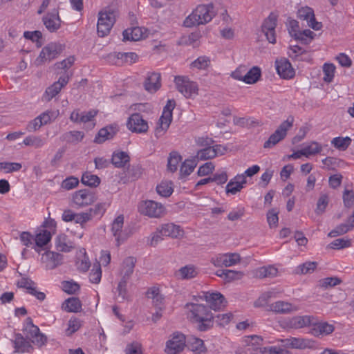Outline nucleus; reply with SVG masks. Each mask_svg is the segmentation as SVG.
Instances as JSON below:
<instances>
[{
  "label": "nucleus",
  "mask_w": 354,
  "mask_h": 354,
  "mask_svg": "<svg viewBox=\"0 0 354 354\" xmlns=\"http://www.w3.org/2000/svg\"><path fill=\"white\" fill-rule=\"evenodd\" d=\"M188 310V317L196 329L205 332L214 326V315L207 306L199 304L188 303L185 305Z\"/></svg>",
  "instance_id": "1"
},
{
  "label": "nucleus",
  "mask_w": 354,
  "mask_h": 354,
  "mask_svg": "<svg viewBox=\"0 0 354 354\" xmlns=\"http://www.w3.org/2000/svg\"><path fill=\"white\" fill-rule=\"evenodd\" d=\"M212 3L207 5H199L184 20L185 27H192L205 24L209 22L214 16Z\"/></svg>",
  "instance_id": "2"
},
{
  "label": "nucleus",
  "mask_w": 354,
  "mask_h": 354,
  "mask_svg": "<svg viewBox=\"0 0 354 354\" xmlns=\"http://www.w3.org/2000/svg\"><path fill=\"white\" fill-rule=\"evenodd\" d=\"M117 12L112 8H106L98 14L97 32L99 37L108 35L116 21Z\"/></svg>",
  "instance_id": "3"
},
{
  "label": "nucleus",
  "mask_w": 354,
  "mask_h": 354,
  "mask_svg": "<svg viewBox=\"0 0 354 354\" xmlns=\"http://www.w3.org/2000/svg\"><path fill=\"white\" fill-rule=\"evenodd\" d=\"M175 106L176 102L174 100H167L154 131V136L157 139L162 137L167 131L172 122V111Z\"/></svg>",
  "instance_id": "4"
},
{
  "label": "nucleus",
  "mask_w": 354,
  "mask_h": 354,
  "mask_svg": "<svg viewBox=\"0 0 354 354\" xmlns=\"http://www.w3.org/2000/svg\"><path fill=\"white\" fill-rule=\"evenodd\" d=\"M22 330L24 337L39 347L42 346L47 342V337L41 333L39 327L33 324L30 317L26 319Z\"/></svg>",
  "instance_id": "5"
},
{
  "label": "nucleus",
  "mask_w": 354,
  "mask_h": 354,
  "mask_svg": "<svg viewBox=\"0 0 354 354\" xmlns=\"http://www.w3.org/2000/svg\"><path fill=\"white\" fill-rule=\"evenodd\" d=\"M294 120V117L289 115L286 120L283 121L275 131L270 136L268 140L264 142L263 147L266 149L272 148L283 140L287 135V131L292 127Z\"/></svg>",
  "instance_id": "6"
},
{
  "label": "nucleus",
  "mask_w": 354,
  "mask_h": 354,
  "mask_svg": "<svg viewBox=\"0 0 354 354\" xmlns=\"http://www.w3.org/2000/svg\"><path fill=\"white\" fill-rule=\"evenodd\" d=\"M64 46L56 42H50L45 46L35 59L37 66H41L57 58L63 51Z\"/></svg>",
  "instance_id": "7"
},
{
  "label": "nucleus",
  "mask_w": 354,
  "mask_h": 354,
  "mask_svg": "<svg viewBox=\"0 0 354 354\" xmlns=\"http://www.w3.org/2000/svg\"><path fill=\"white\" fill-rule=\"evenodd\" d=\"M139 211L142 214L150 218H161L167 213L166 208L162 204L151 200L142 201L139 206Z\"/></svg>",
  "instance_id": "8"
},
{
  "label": "nucleus",
  "mask_w": 354,
  "mask_h": 354,
  "mask_svg": "<svg viewBox=\"0 0 354 354\" xmlns=\"http://www.w3.org/2000/svg\"><path fill=\"white\" fill-rule=\"evenodd\" d=\"M174 82L177 90L185 97L190 98L198 94V84L187 76H175Z\"/></svg>",
  "instance_id": "9"
},
{
  "label": "nucleus",
  "mask_w": 354,
  "mask_h": 354,
  "mask_svg": "<svg viewBox=\"0 0 354 354\" xmlns=\"http://www.w3.org/2000/svg\"><path fill=\"white\" fill-rule=\"evenodd\" d=\"M97 200L94 192L88 189L76 191L73 194V201L78 208H82L93 204Z\"/></svg>",
  "instance_id": "10"
},
{
  "label": "nucleus",
  "mask_w": 354,
  "mask_h": 354,
  "mask_svg": "<svg viewBox=\"0 0 354 354\" xmlns=\"http://www.w3.org/2000/svg\"><path fill=\"white\" fill-rule=\"evenodd\" d=\"M185 336L180 333H174L166 343L165 352L167 354H177L185 346Z\"/></svg>",
  "instance_id": "11"
},
{
  "label": "nucleus",
  "mask_w": 354,
  "mask_h": 354,
  "mask_svg": "<svg viewBox=\"0 0 354 354\" xmlns=\"http://www.w3.org/2000/svg\"><path fill=\"white\" fill-rule=\"evenodd\" d=\"M123 225V215H119L117 216L111 225V232L113 236L115 237L116 245L118 247L123 243L129 236L126 230H122Z\"/></svg>",
  "instance_id": "12"
},
{
  "label": "nucleus",
  "mask_w": 354,
  "mask_h": 354,
  "mask_svg": "<svg viewBox=\"0 0 354 354\" xmlns=\"http://www.w3.org/2000/svg\"><path fill=\"white\" fill-rule=\"evenodd\" d=\"M127 126L130 131L138 133H145L149 129L147 122L143 119L141 114L138 113L131 115L128 119Z\"/></svg>",
  "instance_id": "13"
},
{
  "label": "nucleus",
  "mask_w": 354,
  "mask_h": 354,
  "mask_svg": "<svg viewBox=\"0 0 354 354\" xmlns=\"http://www.w3.org/2000/svg\"><path fill=\"white\" fill-rule=\"evenodd\" d=\"M41 261L44 265L46 269L53 270L62 263L63 255L48 250L42 254Z\"/></svg>",
  "instance_id": "14"
},
{
  "label": "nucleus",
  "mask_w": 354,
  "mask_h": 354,
  "mask_svg": "<svg viewBox=\"0 0 354 354\" xmlns=\"http://www.w3.org/2000/svg\"><path fill=\"white\" fill-rule=\"evenodd\" d=\"M275 66L277 73L281 78L289 80L295 77V69L292 68L288 59L286 58L277 59Z\"/></svg>",
  "instance_id": "15"
},
{
  "label": "nucleus",
  "mask_w": 354,
  "mask_h": 354,
  "mask_svg": "<svg viewBox=\"0 0 354 354\" xmlns=\"http://www.w3.org/2000/svg\"><path fill=\"white\" fill-rule=\"evenodd\" d=\"M142 169L139 165H132L119 174V183L127 184L141 177Z\"/></svg>",
  "instance_id": "16"
},
{
  "label": "nucleus",
  "mask_w": 354,
  "mask_h": 354,
  "mask_svg": "<svg viewBox=\"0 0 354 354\" xmlns=\"http://www.w3.org/2000/svg\"><path fill=\"white\" fill-rule=\"evenodd\" d=\"M42 21L46 29L50 32H56L61 27L62 21L57 10L55 9L46 13L43 17Z\"/></svg>",
  "instance_id": "17"
},
{
  "label": "nucleus",
  "mask_w": 354,
  "mask_h": 354,
  "mask_svg": "<svg viewBox=\"0 0 354 354\" xmlns=\"http://www.w3.org/2000/svg\"><path fill=\"white\" fill-rule=\"evenodd\" d=\"M69 79L70 76L68 74L61 75L57 82H54L46 88L45 91L46 100L50 101L57 95L61 89L68 84Z\"/></svg>",
  "instance_id": "18"
},
{
  "label": "nucleus",
  "mask_w": 354,
  "mask_h": 354,
  "mask_svg": "<svg viewBox=\"0 0 354 354\" xmlns=\"http://www.w3.org/2000/svg\"><path fill=\"white\" fill-rule=\"evenodd\" d=\"M203 297L209 304V309L211 308L215 311L224 307L226 304L224 296L219 292H205Z\"/></svg>",
  "instance_id": "19"
},
{
  "label": "nucleus",
  "mask_w": 354,
  "mask_h": 354,
  "mask_svg": "<svg viewBox=\"0 0 354 354\" xmlns=\"http://www.w3.org/2000/svg\"><path fill=\"white\" fill-rule=\"evenodd\" d=\"M118 131L117 124H110L100 129L94 138V142L101 144L113 139Z\"/></svg>",
  "instance_id": "20"
},
{
  "label": "nucleus",
  "mask_w": 354,
  "mask_h": 354,
  "mask_svg": "<svg viewBox=\"0 0 354 354\" xmlns=\"http://www.w3.org/2000/svg\"><path fill=\"white\" fill-rule=\"evenodd\" d=\"M261 75V71L260 68L253 66L245 75L242 76L239 75V71H236L232 73V77L234 79L242 80L247 84H254L259 80Z\"/></svg>",
  "instance_id": "21"
},
{
  "label": "nucleus",
  "mask_w": 354,
  "mask_h": 354,
  "mask_svg": "<svg viewBox=\"0 0 354 354\" xmlns=\"http://www.w3.org/2000/svg\"><path fill=\"white\" fill-rule=\"evenodd\" d=\"M109 61L115 64H119L120 62H129L130 64L135 63L138 56L136 53H110L108 56Z\"/></svg>",
  "instance_id": "22"
},
{
  "label": "nucleus",
  "mask_w": 354,
  "mask_h": 354,
  "mask_svg": "<svg viewBox=\"0 0 354 354\" xmlns=\"http://www.w3.org/2000/svg\"><path fill=\"white\" fill-rule=\"evenodd\" d=\"M13 344L14 347L17 352L32 353L34 350L31 341L21 333L15 334Z\"/></svg>",
  "instance_id": "23"
},
{
  "label": "nucleus",
  "mask_w": 354,
  "mask_h": 354,
  "mask_svg": "<svg viewBox=\"0 0 354 354\" xmlns=\"http://www.w3.org/2000/svg\"><path fill=\"white\" fill-rule=\"evenodd\" d=\"M145 88L151 93L157 91L161 86L160 74L159 73H148L144 83Z\"/></svg>",
  "instance_id": "24"
},
{
  "label": "nucleus",
  "mask_w": 354,
  "mask_h": 354,
  "mask_svg": "<svg viewBox=\"0 0 354 354\" xmlns=\"http://www.w3.org/2000/svg\"><path fill=\"white\" fill-rule=\"evenodd\" d=\"M158 232L162 236L178 238L183 236V231L179 225L171 223H165L158 227Z\"/></svg>",
  "instance_id": "25"
},
{
  "label": "nucleus",
  "mask_w": 354,
  "mask_h": 354,
  "mask_svg": "<svg viewBox=\"0 0 354 354\" xmlns=\"http://www.w3.org/2000/svg\"><path fill=\"white\" fill-rule=\"evenodd\" d=\"M136 263V259L133 257H128L124 259L121 266L120 275L122 278L120 280L129 281L133 272Z\"/></svg>",
  "instance_id": "26"
},
{
  "label": "nucleus",
  "mask_w": 354,
  "mask_h": 354,
  "mask_svg": "<svg viewBox=\"0 0 354 354\" xmlns=\"http://www.w3.org/2000/svg\"><path fill=\"white\" fill-rule=\"evenodd\" d=\"M335 330V327L332 324L327 322L317 323L313 326L310 330V333L315 337L327 335L332 333Z\"/></svg>",
  "instance_id": "27"
},
{
  "label": "nucleus",
  "mask_w": 354,
  "mask_h": 354,
  "mask_svg": "<svg viewBox=\"0 0 354 354\" xmlns=\"http://www.w3.org/2000/svg\"><path fill=\"white\" fill-rule=\"evenodd\" d=\"M187 346L195 354H201L207 351L203 340L194 336L188 338Z\"/></svg>",
  "instance_id": "28"
},
{
  "label": "nucleus",
  "mask_w": 354,
  "mask_h": 354,
  "mask_svg": "<svg viewBox=\"0 0 354 354\" xmlns=\"http://www.w3.org/2000/svg\"><path fill=\"white\" fill-rule=\"evenodd\" d=\"M251 353L252 354H291L288 350L277 346H253Z\"/></svg>",
  "instance_id": "29"
},
{
  "label": "nucleus",
  "mask_w": 354,
  "mask_h": 354,
  "mask_svg": "<svg viewBox=\"0 0 354 354\" xmlns=\"http://www.w3.org/2000/svg\"><path fill=\"white\" fill-rule=\"evenodd\" d=\"M82 302L77 297H71L64 301L62 308L69 313H78L82 310Z\"/></svg>",
  "instance_id": "30"
},
{
  "label": "nucleus",
  "mask_w": 354,
  "mask_h": 354,
  "mask_svg": "<svg viewBox=\"0 0 354 354\" xmlns=\"http://www.w3.org/2000/svg\"><path fill=\"white\" fill-rule=\"evenodd\" d=\"M124 41H138L143 38L142 28L138 26L124 30L122 32Z\"/></svg>",
  "instance_id": "31"
},
{
  "label": "nucleus",
  "mask_w": 354,
  "mask_h": 354,
  "mask_svg": "<svg viewBox=\"0 0 354 354\" xmlns=\"http://www.w3.org/2000/svg\"><path fill=\"white\" fill-rule=\"evenodd\" d=\"M130 161L129 154L125 151H115L111 158V163L117 168L124 167Z\"/></svg>",
  "instance_id": "32"
},
{
  "label": "nucleus",
  "mask_w": 354,
  "mask_h": 354,
  "mask_svg": "<svg viewBox=\"0 0 354 354\" xmlns=\"http://www.w3.org/2000/svg\"><path fill=\"white\" fill-rule=\"evenodd\" d=\"M81 182L86 186L97 187L100 184L101 180L97 175L86 171L82 176Z\"/></svg>",
  "instance_id": "33"
},
{
  "label": "nucleus",
  "mask_w": 354,
  "mask_h": 354,
  "mask_svg": "<svg viewBox=\"0 0 354 354\" xmlns=\"http://www.w3.org/2000/svg\"><path fill=\"white\" fill-rule=\"evenodd\" d=\"M84 137L83 132L80 131H71L64 133L61 139L68 143H77L81 142Z\"/></svg>",
  "instance_id": "34"
},
{
  "label": "nucleus",
  "mask_w": 354,
  "mask_h": 354,
  "mask_svg": "<svg viewBox=\"0 0 354 354\" xmlns=\"http://www.w3.org/2000/svg\"><path fill=\"white\" fill-rule=\"evenodd\" d=\"M281 342L285 346L292 348L303 349L308 346L306 340L301 338H287L282 339Z\"/></svg>",
  "instance_id": "35"
},
{
  "label": "nucleus",
  "mask_w": 354,
  "mask_h": 354,
  "mask_svg": "<svg viewBox=\"0 0 354 354\" xmlns=\"http://www.w3.org/2000/svg\"><path fill=\"white\" fill-rule=\"evenodd\" d=\"M182 160V156L176 151H173L169 153L167 160V169L171 172H175L180 162Z\"/></svg>",
  "instance_id": "36"
},
{
  "label": "nucleus",
  "mask_w": 354,
  "mask_h": 354,
  "mask_svg": "<svg viewBox=\"0 0 354 354\" xmlns=\"http://www.w3.org/2000/svg\"><path fill=\"white\" fill-rule=\"evenodd\" d=\"M270 308L272 311L277 313H287L294 309L293 306L290 303L283 301H278L272 304Z\"/></svg>",
  "instance_id": "37"
},
{
  "label": "nucleus",
  "mask_w": 354,
  "mask_h": 354,
  "mask_svg": "<svg viewBox=\"0 0 354 354\" xmlns=\"http://www.w3.org/2000/svg\"><path fill=\"white\" fill-rule=\"evenodd\" d=\"M315 34L310 30H304L303 31H299L298 33H294V38L299 41L302 44H309L313 40Z\"/></svg>",
  "instance_id": "38"
},
{
  "label": "nucleus",
  "mask_w": 354,
  "mask_h": 354,
  "mask_svg": "<svg viewBox=\"0 0 354 354\" xmlns=\"http://www.w3.org/2000/svg\"><path fill=\"white\" fill-rule=\"evenodd\" d=\"M198 272L194 266H185L178 271L177 276L182 279H190L194 278Z\"/></svg>",
  "instance_id": "39"
},
{
  "label": "nucleus",
  "mask_w": 354,
  "mask_h": 354,
  "mask_svg": "<svg viewBox=\"0 0 354 354\" xmlns=\"http://www.w3.org/2000/svg\"><path fill=\"white\" fill-rule=\"evenodd\" d=\"M317 263L315 261H307L299 265L295 270L297 274H306L312 273L317 268Z\"/></svg>",
  "instance_id": "40"
},
{
  "label": "nucleus",
  "mask_w": 354,
  "mask_h": 354,
  "mask_svg": "<svg viewBox=\"0 0 354 354\" xmlns=\"http://www.w3.org/2000/svg\"><path fill=\"white\" fill-rule=\"evenodd\" d=\"M311 324V317L310 316H298L293 317L290 324L291 327L295 328H301L305 326H308Z\"/></svg>",
  "instance_id": "41"
},
{
  "label": "nucleus",
  "mask_w": 354,
  "mask_h": 354,
  "mask_svg": "<svg viewBox=\"0 0 354 354\" xmlns=\"http://www.w3.org/2000/svg\"><path fill=\"white\" fill-rule=\"evenodd\" d=\"M172 183L168 181H162L156 187L157 193L162 197H169L173 192Z\"/></svg>",
  "instance_id": "42"
},
{
  "label": "nucleus",
  "mask_w": 354,
  "mask_h": 354,
  "mask_svg": "<svg viewBox=\"0 0 354 354\" xmlns=\"http://www.w3.org/2000/svg\"><path fill=\"white\" fill-rule=\"evenodd\" d=\"M108 205H109L106 203H99L93 207L89 208L87 212L88 214L91 215V218L92 219L95 216H102L105 213Z\"/></svg>",
  "instance_id": "43"
},
{
  "label": "nucleus",
  "mask_w": 354,
  "mask_h": 354,
  "mask_svg": "<svg viewBox=\"0 0 354 354\" xmlns=\"http://www.w3.org/2000/svg\"><path fill=\"white\" fill-rule=\"evenodd\" d=\"M51 240V234L47 230H43L41 232L37 234L35 241L38 246H45Z\"/></svg>",
  "instance_id": "44"
},
{
  "label": "nucleus",
  "mask_w": 354,
  "mask_h": 354,
  "mask_svg": "<svg viewBox=\"0 0 354 354\" xmlns=\"http://www.w3.org/2000/svg\"><path fill=\"white\" fill-rule=\"evenodd\" d=\"M351 142V139L348 136H346L345 138L336 137V138H334L331 141V144L336 149L341 150V151L346 150L350 145Z\"/></svg>",
  "instance_id": "45"
},
{
  "label": "nucleus",
  "mask_w": 354,
  "mask_h": 354,
  "mask_svg": "<svg viewBox=\"0 0 354 354\" xmlns=\"http://www.w3.org/2000/svg\"><path fill=\"white\" fill-rule=\"evenodd\" d=\"M23 143L26 146L40 148L44 145L45 140L41 138V136H29L24 140Z\"/></svg>",
  "instance_id": "46"
},
{
  "label": "nucleus",
  "mask_w": 354,
  "mask_h": 354,
  "mask_svg": "<svg viewBox=\"0 0 354 354\" xmlns=\"http://www.w3.org/2000/svg\"><path fill=\"white\" fill-rule=\"evenodd\" d=\"M278 270L273 266H263L259 269L257 274L260 278L274 277L277 275Z\"/></svg>",
  "instance_id": "47"
},
{
  "label": "nucleus",
  "mask_w": 354,
  "mask_h": 354,
  "mask_svg": "<svg viewBox=\"0 0 354 354\" xmlns=\"http://www.w3.org/2000/svg\"><path fill=\"white\" fill-rule=\"evenodd\" d=\"M335 71V66L333 64L325 63L323 66V80L327 83L332 82L334 78Z\"/></svg>",
  "instance_id": "48"
},
{
  "label": "nucleus",
  "mask_w": 354,
  "mask_h": 354,
  "mask_svg": "<svg viewBox=\"0 0 354 354\" xmlns=\"http://www.w3.org/2000/svg\"><path fill=\"white\" fill-rule=\"evenodd\" d=\"M277 15L273 12L270 13L268 18H266L262 24L263 30H274L277 26Z\"/></svg>",
  "instance_id": "49"
},
{
  "label": "nucleus",
  "mask_w": 354,
  "mask_h": 354,
  "mask_svg": "<svg viewBox=\"0 0 354 354\" xmlns=\"http://www.w3.org/2000/svg\"><path fill=\"white\" fill-rule=\"evenodd\" d=\"M329 248L335 250H340L351 246V240L350 239H337L329 244Z\"/></svg>",
  "instance_id": "50"
},
{
  "label": "nucleus",
  "mask_w": 354,
  "mask_h": 354,
  "mask_svg": "<svg viewBox=\"0 0 354 354\" xmlns=\"http://www.w3.org/2000/svg\"><path fill=\"white\" fill-rule=\"evenodd\" d=\"M216 157V153L214 151L212 147H207L198 151L196 153L197 159L200 160H206Z\"/></svg>",
  "instance_id": "51"
},
{
  "label": "nucleus",
  "mask_w": 354,
  "mask_h": 354,
  "mask_svg": "<svg viewBox=\"0 0 354 354\" xmlns=\"http://www.w3.org/2000/svg\"><path fill=\"white\" fill-rule=\"evenodd\" d=\"M232 317L233 315L231 313L214 315V323L216 322L219 326H225L230 322Z\"/></svg>",
  "instance_id": "52"
},
{
  "label": "nucleus",
  "mask_w": 354,
  "mask_h": 354,
  "mask_svg": "<svg viewBox=\"0 0 354 354\" xmlns=\"http://www.w3.org/2000/svg\"><path fill=\"white\" fill-rule=\"evenodd\" d=\"M75 62V57L73 56H69L66 59L62 60V62H57L55 64V66L57 69H62L65 71V73L64 75L68 74L70 77L72 75H70L66 71L68 68H70Z\"/></svg>",
  "instance_id": "53"
},
{
  "label": "nucleus",
  "mask_w": 354,
  "mask_h": 354,
  "mask_svg": "<svg viewBox=\"0 0 354 354\" xmlns=\"http://www.w3.org/2000/svg\"><path fill=\"white\" fill-rule=\"evenodd\" d=\"M322 151L321 145L317 142H313L310 145L304 147L302 149L303 156L308 157L311 155H315Z\"/></svg>",
  "instance_id": "54"
},
{
  "label": "nucleus",
  "mask_w": 354,
  "mask_h": 354,
  "mask_svg": "<svg viewBox=\"0 0 354 354\" xmlns=\"http://www.w3.org/2000/svg\"><path fill=\"white\" fill-rule=\"evenodd\" d=\"M328 202L329 199L328 195L326 194H321L317 203L315 213L317 214H323L328 205Z\"/></svg>",
  "instance_id": "55"
},
{
  "label": "nucleus",
  "mask_w": 354,
  "mask_h": 354,
  "mask_svg": "<svg viewBox=\"0 0 354 354\" xmlns=\"http://www.w3.org/2000/svg\"><path fill=\"white\" fill-rule=\"evenodd\" d=\"M351 227L348 224L342 223L338 225L334 230H331L328 236L330 237H335L339 235H343L348 232L352 230Z\"/></svg>",
  "instance_id": "56"
},
{
  "label": "nucleus",
  "mask_w": 354,
  "mask_h": 354,
  "mask_svg": "<svg viewBox=\"0 0 354 354\" xmlns=\"http://www.w3.org/2000/svg\"><path fill=\"white\" fill-rule=\"evenodd\" d=\"M22 167L21 163L2 162H0V170H5L6 173L19 171Z\"/></svg>",
  "instance_id": "57"
},
{
  "label": "nucleus",
  "mask_w": 354,
  "mask_h": 354,
  "mask_svg": "<svg viewBox=\"0 0 354 354\" xmlns=\"http://www.w3.org/2000/svg\"><path fill=\"white\" fill-rule=\"evenodd\" d=\"M55 248L60 252L70 251V247L66 244V236L60 234L55 239Z\"/></svg>",
  "instance_id": "58"
},
{
  "label": "nucleus",
  "mask_w": 354,
  "mask_h": 354,
  "mask_svg": "<svg viewBox=\"0 0 354 354\" xmlns=\"http://www.w3.org/2000/svg\"><path fill=\"white\" fill-rule=\"evenodd\" d=\"M102 277V270L100 267V264L97 263L95 264L93 268L92 269L90 275L89 279L90 281L93 283H100Z\"/></svg>",
  "instance_id": "59"
},
{
  "label": "nucleus",
  "mask_w": 354,
  "mask_h": 354,
  "mask_svg": "<svg viewBox=\"0 0 354 354\" xmlns=\"http://www.w3.org/2000/svg\"><path fill=\"white\" fill-rule=\"evenodd\" d=\"M79 179L73 176H69L64 179L62 184V188L66 190H71L76 187L79 185Z\"/></svg>",
  "instance_id": "60"
},
{
  "label": "nucleus",
  "mask_w": 354,
  "mask_h": 354,
  "mask_svg": "<svg viewBox=\"0 0 354 354\" xmlns=\"http://www.w3.org/2000/svg\"><path fill=\"white\" fill-rule=\"evenodd\" d=\"M82 326V322L76 317H71L68 323L66 333L68 335L77 331Z\"/></svg>",
  "instance_id": "61"
},
{
  "label": "nucleus",
  "mask_w": 354,
  "mask_h": 354,
  "mask_svg": "<svg viewBox=\"0 0 354 354\" xmlns=\"http://www.w3.org/2000/svg\"><path fill=\"white\" fill-rule=\"evenodd\" d=\"M225 267H230L236 265L241 260V257L238 253L224 254Z\"/></svg>",
  "instance_id": "62"
},
{
  "label": "nucleus",
  "mask_w": 354,
  "mask_h": 354,
  "mask_svg": "<svg viewBox=\"0 0 354 354\" xmlns=\"http://www.w3.org/2000/svg\"><path fill=\"white\" fill-rule=\"evenodd\" d=\"M196 166V163L192 160H186L181 165L180 173L185 176L189 175Z\"/></svg>",
  "instance_id": "63"
},
{
  "label": "nucleus",
  "mask_w": 354,
  "mask_h": 354,
  "mask_svg": "<svg viewBox=\"0 0 354 354\" xmlns=\"http://www.w3.org/2000/svg\"><path fill=\"white\" fill-rule=\"evenodd\" d=\"M210 64V59L207 56H201L192 63V66L198 69H205Z\"/></svg>",
  "instance_id": "64"
}]
</instances>
